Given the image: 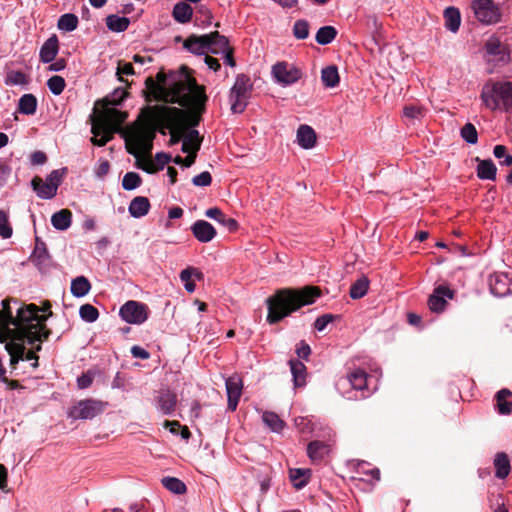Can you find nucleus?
<instances>
[{"mask_svg": "<svg viewBox=\"0 0 512 512\" xmlns=\"http://www.w3.org/2000/svg\"><path fill=\"white\" fill-rule=\"evenodd\" d=\"M107 402L97 399H84L77 402L68 412V416L74 420L93 419L103 413Z\"/></svg>", "mask_w": 512, "mask_h": 512, "instance_id": "9", "label": "nucleus"}, {"mask_svg": "<svg viewBox=\"0 0 512 512\" xmlns=\"http://www.w3.org/2000/svg\"><path fill=\"white\" fill-rule=\"evenodd\" d=\"M310 474L309 469H292L290 470V480L297 489H301L307 485Z\"/></svg>", "mask_w": 512, "mask_h": 512, "instance_id": "40", "label": "nucleus"}, {"mask_svg": "<svg viewBox=\"0 0 512 512\" xmlns=\"http://www.w3.org/2000/svg\"><path fill=\"white\" fill-rule=\"evenodd\" d=\"M211 36L209 43V52L213 54H223L231 49L226 37L220 35L218 32L209 34Z\"/></svg>", "mask_w": 512, "mask_h": 512, "instance_id": "29", "label": "nucleus"}, {"mask_svg": "<svg viewBox=\"0 0 512 512\" xmlns=\"http://www.w3.org/2000/svg\"><path fill=\"white\" fill-rule=\"evenodd\" d=\"M293 35L297 39H306L309 36V23L306 20H297L293 26Z\"/></svg>", "mask_w": 512, "mask_h": 512, "instance_id": "51", "label": "nucleus"}, {"mask_svg": "<svg viewBox=\"0 0 512 512\" xmlns=\"http://www.w3.org/2000/svg\"><path fill=\"white\" fill-rule=\"evenodd\" d=\"M485 49L488 55L496 57L498 61H505L508 57L506 48L496 36H491L486 41Z\"/></svg>", "mask_w": 512, "mask_h": 512, "instance_id": "23", "label": "nucleus"}, {"mask_svg": "<svg viewBox=\"0 0 512 512\" xmlns=\"http://www.w3.org/2000/svg\"><path fill=\"white\" fill-rule=\"evenodd\" d=\"M252 84L246 75H238L229 94V101L233 113H242L248 103Z\"/></svg>", "mask_w": 512, "mask_h": 512, "instance_id": "8", "label": "nucleus"}, {"mask_svg": "<svg viewBox=\"0 0 512 512\" xmlns=\"http://www.w3.org/2000/svg\"><path fill=\"white\" fill-rule=\"evenodd\" d=\"M0 236L4 239H8L12 236V228L9 223V217L7 212L0 210Z\"/></svg>", "mask_w": 512, "mask_h": 512, "instance_id": "53", "label": "nucleus"}, {"mask_svg": "<svg viewBox=\"0 0 512 512\" xmlns=\"http://www.w3.org/2000/svg\"><path fill=\"white\" fill-rule=\"evenodd\" d=\"M57 26L65 32H72L78 26V17L72 13H66L60 16Z\"/></svg>", "mask_w": 512, "mask_h": 512, "instance_id": "44", "label": "nucleus"}, {"mask_svg": "<svg viewBox=\"0 0 512 512\" xmlns=\"http://www.w3.org/2000/svg\"><path fill=\"white\" fill-rule=\"evenodd\" d=\"M156 79L157 81H153L149 78L146 83L149 94L154 100L176 103L196 113L204 110L207 101L205 88L197 84L186 68L170 73L168 76L158 73Z\"/></svg>", "mask_w": 512, "mask_h": 512, "instance_id": "2", "label": "nucleus"}, {"mask_svg": "<svg viewBox=\"0 0 512 512\" xmlns=\"http://www.w3.org/2000/svg\"><path fill=\"white\" fill-rule=\"evenodd\" d=\"M79 315L82 320L92 323L95 322L99 317V312L97 308H95L91 304H84L79 309Z\"/></svg>", "mask_w": 512, "mask_h": 512, "instance_id": "48", "label": "nucleus"}, {"mask_svg": "<svg viewBox=\"0 0 512 512\" xmlns=\"http://www.w3.org/2000/svg\"><path fill=\"white\" fill-rule=\"evenodd\" d=\"M119 315L126 323L140 325L148 319L149 308L142 302L129 300L120 307Z\"/></svg>", "mask_w": 512, "mask_h": 512, "instance_id": "12", "label": "nucleus"}, {"mask_svg": "<svg viewBox=\"0 0 512 512\" xmlns=\"http://www.w3.org/2000/svg\"><path fill=\"white\" fill-rule=\"evenodd\" d=\"M496 469L495 475L500 479H504L510 472V461L505 453H497L494 459Z\"/></svg>", "mask_w": 512, "mask_h": 512, "instance_id": "38", "label": "nucleus"}, {"mask_svg": "<svg viewBox=\"0 0 512 512\" xmlns=\"http://www.w3.org/2000/svg\"><path fill=\"white\" fill-rule=\"evenodd\" d=\"M126 97V92L116 89L103 101L102 112L92 122V143L97 146H104L117 132L121 124L126 120L127 113L119 111L115 106L120 105Z\"/></svg>", "mask_w": 512, "mask_h": 512, "instance_id": "4", "label": "nucleus"}, {"mask_svg": "<svg viewBox=\"0 0 512 512\" xmlns=\"http://www.w3.org/2000/svg\"><path fill=\"white\" fill-rule=\"evenodd\" d=\"M131 354L133 355V357L143 359V360L148 359L150 356L148 351H146L144 348H142L140 346H136V345L131 348Z\"/></svg>", "mask_w": 512, "mask_h": 512, "instance_id": "63", "label": "nucleus"}, {"mask_svg": "<svg viewBox=\"0 0 512 512\" xmlns=\"http://www.w3.org/2000/svg\"><path fill=\"white\" fill-rule=\"evenodd\" d=\"M211 182H212V176L208 171H204V172L196 175L192 179V183L195 186H199V187L209 186L211 184Z\"/></svg>", "mask_w": 512, "mask_h": 512, "instance_id": "56", "label": "nucleus"}, {"mask_svg": "<svg viewBox=\"0 0 512 512\" xmlns=\"http://www.w3.org/2000/svg\"><path fill=\"white\" fill-rule=\"evenodd\" d=\"M162 484L167 490L175 494H183L186 492V485L178 478L164 477L162 479Z\"/></svg>", "mask_w": 512, "mask_h": 512, "instance_id": "46", "label": "nucleus"}, {"mask_svg": "<svg viewBox=\"0 0 512 512\" xmlns=\"http://www.w3.org/2000/svg\"><path fill=\"white\" fill-rule=\"evenodd\" d=\"M369 288V280L367 277H361L356 280L350 288V297L352 299H360L366 295Z\"/></svg>", "mask_w": 512, "mask_h": 512, "instance_id": "43", "label": "nucleus"}, {"mask_svg": "<svg viewBox=\"0 0 512 512\" xmlns=\"http://www.w3.org/2000/svg\"><path fill=\"white\" fill-rule=\"evenodd\" d=\"M333 319L334 316L331 314L322 315L315 320L314 327L317 331H323Z\"/></svg>", "mask_w": 512, "mask_h": 512, "instance_id": "58", "label": "nucleus"}, {"mask_svg": "<svg viewBox=\"0 0 512 512\" xmlns=\"http://www.w3.org/2000/svg\"><path fill=\"white\" fill-rule=\"evenodd\" d=\"M290 370L295 386H303L306 383V366L303 362L292 359L289 361Z\"/></svg>", "mask_w": 512, "mask_h": 512, "instance_id": "31", "label": "nucleus"}, {"mask_svg": "<svg viewBox=\"0 0 512 512\" xmlns=\"http://www.w3.org/2000/svg\"><path fill=\"white\" fill-rule=\"evenodd\" d=\"M193 276L200 279L202 277V273L193 267H188L180 272V280L184 285L187 284V282H190Z\"/></svg>", "mask_w": 512, "mask_h": 512, "instance_id": "55", "label": "nucleus"}, {"mask_svg": "<svg viewBox=\"0 0 512 512\" xmlns=\"http://www.w3.org/2000/svg\"><path fill=\"white\" fill-rule=\"evenodd\" d=\"M350 385L352 389L361 392V397L366 398L370 395L369 379L367 373L362 369H355L346 377L340 378L336 386L340 391Z\"/></svg>", "mask_w": 512, "mask_h": 512, "instance_id": "11", "label": "nucleus"}, {"mask_svg": "<svg viewBox=\"0 0 512 512\" xmlns=\"http://www.w3.org/2000/svg\"><path fill=\"white\" fill-rule=\"evenodd\" d=\"M445 26L452 32L458 31L461 23L460 12L455 7H448L444 11Z\"/></svg>", "mask_w": 512, "mask_h": 512, "instance_id": "35", "label": "nucleus"}, {"mask_svg": "<svg viewBox=\"0 0 512 512\" xmlns=\"http://www.w3.org/2000/svg\"><path fill=\"white\" fill-rule=\"evenodd\" d=\"M489 287L493 295L503 297L511 293L510 280L503 273H495L489 277Z\"/></svg>", "mask_w": 512, "mask_h": 512, "instance_id": "18", "label": "nucleus"}, {"mask_svg": "<svg viewBox=\"0 0 512 512\" xmlns=\"http://www.w3.org/2000/svg\"><path fill=\"white\" fill-rule=\"evenodd\" d=\"M193 15L192 7L186 2H179L175 4L172 16L179 23H188Z\"/></svg>", "mask_w": 512, "mask_h": 512, "instance_id": "33", "label": "nucleus"}, {"mask_svg": "<svg viewBox=\"0 0 512 512\" xmlns=\"http://www.w3.org/2000/svg\"><path fill=\"white\" fill-rule=\"evenodd\" d=\"M271 75L274 82L286 87L296 83L302 76V72L295 65L279 61L272 66Z\"/></svg>", "mask_w": 512, "mask_h": 512, "instance_id": "10", "label": "nucleus"}, {"mask_svg": "<svg viewBox=\"0 0 512 512\" xmlns=\"http://www.w3.org/2000/svg\"><path fill=\"white\" fill-rule=\"evenodd\" d=\"M154 137L155 129L148 124H135L124 134L127 152L136 158V166L150 174L171 161V156L164 152L157 153L154 159L144 157L150 154Z\"/></svg>", "mask_w": 512, "mask_h": 512, "instance_id": "3", "label": "nucleus"}, {"mask_svg": "<svg viewBox=\"0 0 512 512\" xmlns=\"http://www.w3.org/2000/svg\"><path fill=\"white\" fill-rule=\"evenodd\" d=\"M65 85L64 78L58 75L52 76L47 81V86L54 95H60L63 92Z\"/></svg>", "mask_w": 512, "mask_h": 512, "instance_id": "50", "label": "nucleus"}, {"mask_svg": "<svg viewBox=\"0 0 512 512\" xmlns=\"http://www.w3.org/2000/svg\"><path fill=\"white\" fill-rule=\"evenodd\" d=\"M296 353H297L299 358L307 360L309 355L311 354L310 346L306 342L301 341L297 345Z\"/></svg>", "mask_w": 512, "mask_h": 512, "instance_id": "61", "label": "nucleus"}, {"mask_svg": "<svg viewBox=\"0 0 512 512\" xmlns=\"http://www.w3.org/2000/svg\"><path fill=\"white\" fill-rule=\"evenodd\" d=\"M471 8L478 21L483 24H495L500 21L499 7L492 0H473Z\"/></svg>", "mask_w": 512, "mask_h": 512, "instance_id": "13", "label": "nucleus"}, {"mask_svg": "<svg viewBox=\"0 0 512 512\" xmlns=\"http://www.w3.org/2000/svg\"><path fill=\"white\" fill-rule=\"evenodd\" d=\"M494 156L500 161L501 165H512V156L507 153V148L503 145H496L493 150Z\"/></svg>", "mask_w": 512, "mask_h": 512, "instance_id": "54", "label": "nucleus"}, {"mask_svg": "<svg viewBox=\"0 0 512 512\" xmlns=\"http://www.w3.org/2000/svg\"><path fill=\"white\" fill-rule=\"evenodd\" d=\"M321 80L325 87L334 88L339 84V73L336 66H327L321 71Z\"/></svg>", "mask_w": 512, "mask_h": 512, "instance_id": "39", "label": "nucleus"}, {"mask_svg": "<svg viewBox=\"0 0 512 512\" xmlns=\"http://www.w3.org/2000/svg\"><path fill=\"white\" fill-rule=\"evenodd\" d=\"M193 236L202 243H208L212 241L217 232L215 228L208 221L197 220L191 226Z\"/></svg>", "mask_w": 512, "mask_h": 512, "instance_id": "17", "label": "nucleus"}, {"mask_svg": "<svg viewBox=\"0 0 512 512\" xmlns=\"http://www.w3.org/2000/svg\"><path fill=\"white\" fill-rule=\"evenodd\" d=\"M481 100L492 111L498 109L509 111L512 108V82L486 83L482 88Z\"/></svg>", "mask_w": 512, "mask_h": 512, "instance_id": "7", "label": "nucleus"}, {"mask_svg": "<svg viewBox=\"0 0 512 512\" xmlns=\"http://www.w3.org/2000/svg\"><path fill=\"white\" fill-rule=\"evenodd\" d=\"M142 183L140 175L136 172H127L122 179L124 190L131 191L138 188Z\"/></svg>", "mask_w": 512, "mask_h": 512, "instance_id": "47", "label": "nucleus"}, {"mask_svg": "<svg viewBox=\"0 0 512 512\" xmlns=\"http://www.w3.org/2000/svg\"><path fill=\"white\" fill-rule=\"evenodd\" d=\"M453 291L446 286H438L428 299L429 309L433 312H442L447 304V299L453 298Z\"/></svg>", "mask_w": 512, "mask_h": 512, "instance_id": "15", "label": "nucleus"}, {"mask_svg": "<svg viewBox=\"0 0 512 512\" xmlns=\"http://www.w3.org/2000/svg\"><path fill=\"white\" fill-rule=\"evenodd\" d=\"M70 289L73 296L81 298L89 293L91 284L86 277L79 276L72 280Z\"/></svg>", "mask_w": 512, "mask_h": 512, "instance_id": "34", "label": "nucleus"}, {"mask_svg": "<svg viewBox=\"0 0 512 512\" xmlns=\"http://www.w3.org/2000/svg\"><path fill=\"white\" fill-rule=\"evenodd\" d=\"M330 452V446L321 441H312L308 444L307 454L313 463L321 462Z\"/></svg>", "mask_w": 512, "mask_h": 512, "instance_id": "20", "label": "nucleus"}, {"mask_svg": "<svg viewBox=\"0 0 512 512\" xmlns=\"http://www.w3.org/2000/svg\"><path fill=\"white\" fill-rule=\"evenodd\" d=\"M72 222V213L67 209H62L54 213L51 217V223L57 230H67Z\"/></svg>", "mask_w": 512, "mask_h": 512, "instance_id": "32", "label": "nucleus"}, {"mask_svg": "<svg viewBox=\"0 0 512 512\" xmlns=\"http://www.w3.org/2000/svg\"><path fill=\"white\" fill-rule=\"evenodd\" d=\"M31 184L38 197L42 199H51L57 193L54 184H48L46 181L44 182L40 177L33 178Z\"/></svg>", "mask_w": 512, "mask_h": 512, "instance_id": "26", "label": "nucleus"}, {"mask_svg": "<svg viewBox=\"0 0 512 512\" xmlns=\"http://www.w3.org/2000/svg\"><path fill=\"white\" fill-rule=\"evenodd\" d=\"M109 170H110L109 162L105 159H100L97 166L95 167V175L98 178H103L109 173Z\"/></svg>", "mask_w": 512, "mask_h": 512, "instance_id": "59", "label": "nucleus"}, {"mask_svg": "<svg viewBox=\"0 0 512 512\" xmlns=\"http://www.w3.org/2000/svg\"><path fill=\"white\" fill-rule=\"evenodd\" d=\"M262 420L273 432H280L285 426V422L274 412L266 411L262 415Z\"/></svg>", "mask_w": 512, "mask_h": 512, "instance_id": "42", "label": "nucleus"}, {"mask_svg": "<svg viewBox=\"0 0 512 512\" xmlns=\"http://www.w3.org/2000/svg\"><path fill=\"white\" fill-rule=\"evenodd\" d=\"M11 175V168L8 165L0 164V188L4 187Z\"/></svg>", "mask_w": 512, "mask_h": 512, "instance_id": "62", "label": "nucleus"}, {"mask_svg": "<svg viewBox=\"0 0 512 512\" xmlns=\"http://www.w3.org/2000/svg\"><path fill=\"white\" fill-rule=\"evenodd\" d=\"M177 396L168 388L158 391L156 396V407L164 415H171L176 408Z\"/></svg>", "mask_w": 512, "mask_h": 512, "instance_id": "16", "label": "nucleus"}, {"mask_svg": "<svg viewBox=\"0 0 512 512\" xmlns=\"http://www.w3.org/2000/svg\"><path fill=\"white\" fill-rule=\"evenodd\" d=\"M496 166L492 160H481L477 166V176L480 179L495 180L496 178Z\"/></svg>", "mask_w": 512, "mask_h": 512, "instance_id": "37", "label": "nucleus"}, {"mask_svg": "<svg viewBox=\"0 0 512 512\" xmlns=\"http://www.w3.org/2000/svg\"><path fill=\"white\" fill-rule=\"evenodd\" d=\"M320 296V289L307 286L299 290L283 289L267 300V321L274 324L302 306L312 304Z\"/></svg>", "mask_w": 512, "mask_h": 512, "instance_id": "5", "label": "nucleus"}, {"mask_svg": "<svg viewBox=\"0 0 512 512\" xmlns=\"http://www.w3.org/2000/svg\"><path fill=\"white\" fill-rule=\"evenodd\" d=\"M37 110V99L33 94H24L18 102V111L24 115H33Z\"/></svg>", "mask_w": 512, "mask_h": 512, "instance_id": "36", "label": "nucleus"}, {"mask_svg": "<svg viewBox=\"0 0 512 512\" xmlns=\"http://www.w3.org/2000/svg\"><path fill=\"white\" fill-rule=\"evenodd\" d=\"M205 215L208 218L216 220L230 231L236 230L238 227L237 221L235 219L227 217L220 209L216 207L206 210Z\"/></svg>", "mask_w": 512, "mask_h": 512, "instance_id": "27", "label": "nucleus"}, {"mask_svg": "<svg viewBox=\"0 0 512 512\" xmlns=\"http://www.w3.org/2000/svg\"><path fill=\"white\" fill-rule=\"evenodd\" d=\"M210 35L190 36L184 42V47L190 52L198 55L209 53Z\"/></svg>", "mask_w": 512, "mask_h": 512, "instance_id": "19", "label": "nucleus"}, {"mask_svg": "<svg viewBox=\"0 0 512 512\" xmlns=\"http://www.w3.org/2000/svg\"><path fill=\"white\" fill-rule=\"evenodd\" d=\"M403 114L410 120H419L424 116L425 109L420 105H407L403 109Z\"/></svg>", "mask_w": 512, "mask_h": 512, "instance_id": "52", "label": "nucleus"}, {"mask_svg": "<svg viewBox=\"0 0 512 512\" xmlns=\"http://www.w3.org/2000/svg\"><path fill=\"white\" fill-rule=\"evenodd\" d=\"M93 378L89 374H83L77 379V385L80 389L88 388L92 384Z\"/></svg>", "mask_w": 512, "mask_h": 512, "instance_id": "64", "label": "nucleus"}, {"mask_svg": "<svg viewBox=\"0 0 512 512\" xmlns=\"http://www.w3.org/2000/svg\"><path fill=\"white\" fill-rule=\"evenodd\" d=\"M201 139L197 130H188L186 124V132L182 140V151L184 153H196L200 149Z\"/></svg>", "mask_w": 512, "mask_h": 512, "instance_id": "21", "label": "nucleus"}, {"mask_svg": "<svg viewBox=\"0 0 512 512\" xmlns=\"http://www.w3.org/2000/svg\"><path fill=\"white\" fill-rule=\"evenodd\" d=\"M30 261L39 269H43L48 265L49 255L44 243H36V246L30 256Z\"/></svg>", "mask_w": 512, "mask_h": 512, "instance_id": "30", "label": "nucleus"}, {"mask_svg": "<svg viewBox=\"0 0 512 512\" xmlns=\"http://www.w3.org/2000/svg\"><path fill=\"white\" fill-rule=\"evenodd\" d=\"M225 385L228 398V409L235 411L242 394V379L239 375H232L226 379Z\"/></svg>", "mask_w": 512, "mask_h": 512, "instance_id": "14", "label": "nucleus"}, {"mask_svg": "<svg viewBox=\"0 0 512 512\" xmlns=\"http://www.w3.org/2000/svg\"><path fill=\"white\" fill-rule=\"evenodd\" d=\"M145 113L147 120L140 124H148L162 134H165V129H168L171 145L183 140L186 132V117L183 110L165 105H155L147 107Z\"/></svg>", "mask_w": 512, "mask_h": 512, "instance_id": "6", "label": "nucleus"}, {"mask_svg": "<svg viewBox=\"0 0 512 512\" xmlns=\"http://www.w3.org/2000/svg\"><path fill=\"white\" fill-rule=\"evenodd\" d=\"M512 395L508 389H501L497 392L496 398V409L501 415H509L512 412V401L508 400V397Z\"/></svg>", "mask_w": 512, "mask_h": 512, "instance_id": "28", "label": "nucleus"}, {"mask_svg": "<svg viewBox=\"0 0 512 512\" xmlns=\"http://www.w3.org/2000/svg\"><path fill=\"white\" fill-rule=\"evenodd\" d=\"M59 45H58V39L54 35L50 37L48 40L44 42L40 49V59L44 63H50L52 62L57 53H58Z\"/></svg>", "mask_w": 512, "mask_h": 512, "instance_id": "24", "label": "nucleus"}, {"mask_svg": "<svg viewBox=\"0 0 512 512\" xmlns=\"http://www.w3.org/2000/svg\"><path fill=\"white\" fill-rule=\"evenodd\" d=\"M130 24V21L126 17H120L118 15H109L106 18V25L109 30L113 32H123Z\"/></svg>", "mask_w": 512, "mask_h": 512, "instance_id": "41", "label": "nucleus"}, {"mask_svg": "<svg viewBox=\"0 0 512 512\" xmlns=\"http://www.w3.org/2000/svg\"><path fill=\"white\" fill-rule=\"evenodd\" d=\"M460 135L469 144H476L478 141V132L472 123H466L460 130Z\"/></svg>", "mask_w": 512, "mask_h": 512, "instance_id": "49", "label": "nucleus"}, {"mask_svg": "<svg viewBox=\"0 0 512 512\" xmlns=\"http://www.w3.org/2000/svg\"><path fill=\"white\" fill-rule=\"evenodd\" d=\"M39 308L35 304H29L17 310L13 317L8 300L2 301L0 310V343H6L5 349L10 355V364L15 365L20 360L33 361L32 367H38V356L35 351L25 350V344L36 346V351L41 350V343L49 336L45 321L47 317L39 314Z\"/></svg>", "mask_w": 512, "mask_h": 512, "instance_id": "1", "label": "nucleus"}, {"mask_svg": "<svg viewBox=\"0 0 512 512\" xmlns=\"http://www.w3.org/2000/svg\"><path fill=\"white\" fill-rule=\"evenodd\" d=\"M316 133L308 125H301L297 130V142L304 149H311L316 143Z\"/></svg>", "mask_w": 512, "mask_h": 512, "instance_id": "22", "label": "nucleus"}, {"mask_svg": "<svg viewBox=\"0 0 512 512\" xmlns=\"http://www.w3.org/2000/svg\"><path fill=\"white\" fill-rule=\"evenodd\" d=\"M64 172L61 170H53L48 177L46 178V182L48 184H54L56 187V190L58 189V186L61 183L62 177Z\"/></svg>", "mask_w": 512, "mask_h": 512, "instance_id": "60", "label": "nucleus"}, {"mask_svg": "<svg viewBox=\"0 0 512 512\" xmlns=\"http://www.w3.org/2000/svg\"><path fill=\"white\" fill-rule=\"evenodd\" d=\"M27 83V77L23 72L12 71L8 75V84L11 85H24Z\"/></svg>", "mask_w": 512, "mask_h": 512, "instance_id": "57", "label": "nucleus"}, {"mask_svg": "<svg viewBox=\"0 0 512 512\" xmlns=\"http://www.w3.org/2000/svg\"><path fill=\"white\" fill-rule=\"evenodd\" d=\"M150 209V202L144 196L135 197L129 204L128 211L134 218H141L145 216Z\"/></svg>", "mask_w": 512, "mask_h": 512, "instance_id": "25", "label": "nucleus"}, {"mask_svg": "<svg viewBox=\"0 0 512 512\" xmlns=\"http://www.w3.org/2000/svg\"><path fill=\"white\" fill-rule=\"evenodd\" d=\"M337 35V31L332 26L321 27L316 34V41L320 45H327L331 43Z\"/></svg>", "mask_w": 512, "mask_h": 512, "instance_id": "45", "label": "nucleus"}]
</instances>
